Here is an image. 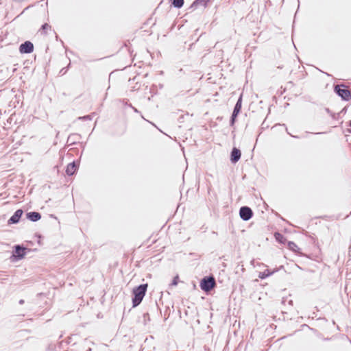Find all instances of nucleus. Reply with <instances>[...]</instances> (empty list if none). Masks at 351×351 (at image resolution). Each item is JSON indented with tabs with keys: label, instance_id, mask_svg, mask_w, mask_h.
I'll use <instances>...</instances> for the list:
<instances>
[{
	"label": "nucleus",
	"instance_id": "nucleus-1",
	"mask_svg": "<svg viewBox=\"0 0 351 351\" xmlns=\"http://www.w3.org/2000/svg\"><path fill=\"white\" fill-rule=\"evenodd\" d=\"M147 287V284H142L133 289L132 299L133 307H136L141 303L146 294Z\"/></svg>",
	"mask_w": 351,
	"mask_h": 351
},
{
	"label": "nucleus",
	"instance_id": "nucleus-2",
	"mask_svg": "<svg viewBox=\"0 0 351 351\" xmlns=\"http://www.w3.org/2000/svg\"><path fill=\"white\" fill-rule=\"evenodd\" d=\"M334 92L344 101L351 99V91L343 84L335 86Z\"/></svg>",
	"mask_w": 351,
	"mask_h": 351
},
{
	"label": "nucleus",
	"instance_id": "nucleus-3",
	"mask_svg": "<svg viewBox=\"0 0 351 351\" xmlns=\"http://www.w3.org/2000/svg\"><path fill=\"white\" fill-rule=\"evenodd\" d=\"M215 285V279L212 276L204 277L200 282V288L205 292L211 291Z\"/></svg>",
	"mask_w": 351,
	"mask_h": 351
},
{
	"label": "nucleus",
	"instance_id": "nucleus-4",
	"mask_svg": "<svg viewBox=\"0 0 351 351\" xmlns=\"http://www.w3.org/2000/svg\"><path fill=\"white\" fill-rule=\"evenodd\" d=\"M241 106H242V95H240V97H239V99L234 106V110H233V112H232L230 120V126H233L234 125L237 117L241 110Z\"/></svg>",
	"mask_w": 351,
	"mask_h": 351
},
{
	"label": "nucleus",
	"instance_id": "nucleus-5",
	"mask_svg": "<svg viewBox=\"0 0 351 351\" xmlns=\"http://www.w3.org/2000/svg\"><path fill=\"white\" fill-rule=\"evenodd\" d=\"M25 247L20 245H15L12 252V255L11 256L10 258L12 261H14L22 259L25 255Z\"/></svg>",
	"mask_w": 351,
	"mask_h": 351
},
{
	"label": "nucleus",
	"instance_id": "nucleus-6",
	"mask_svg": "<svg viewBox=\"0 0 351 351\" xmlns=\"http://www.w3.org/2000/svg\"><path fill=\"white\" fill-rule=\"evenodd\" d=\"M239 215L243 221H248L252 217L253 212L250 207L242 206L239 210Z\"/></svg>",
	"mask_w": 351,
	"mask_h": 351
},
{
	"label": "nucleus",
	"instance_id": "nucleus-7",
	"mask_svg": "<svg viewBox=\"0 0 351 351\" xmlns=\"http://www.w3.org/2000/svg\"><path fill=\"white\" fill-rule=\"evenodd\" d=\"M34 51V45L30 41H25L19 47V51L21 53H30Z\"/></svg>",
	"mask_w": 351,
	"mask_h": 351
},
{
	"label": "nucleus",
	"instance_id": "nucleus-8",
	"mask_svg": "<svg viewBox=\"0 0 351 351\" xmlns=\"http://www.w3.org/2000/svg\"><path fill=\"white\" fill-rule=\"evenodd\" d=\"M241 156V151L236 147H233L230 153V161L232 163L237 162L240 160Z\"/></svg>",
	"mask_w": 351,
	"mask_h": 351
},
{
	"label": "nucleus",
	"instance_id": "nucleus-9",
	"mask_svg": "<svg viewBox=\"0 0 351 351\" xmlns=\"http://www.w3.org/2000/svg\"><path fill=\"white\" fill-rule=\"evenodd\" d=\"M23 213V210H16L14 215L8 220V223H17L19 221Z\"/></svg>",
	"mask_w": 351,
	"mask_h": 351
},
{
	"label": "nucleus",
	"instance_id": "nucleus-10",
	"mask_svg": "<svg viewBox=\"0 0 351 351\" xmlns=\"http://www.w3.org/2000/svg\"><path fill=\"white\" fill-rule=\"evenodd\" d=\"M26 217L29 220L36 222L40 219L41 215L38 212L32 211L27 213Z\"/></svg>",
	"mask_w": 351,
	"mask_h": 351
},
{
	"label": "nucleus",
	"instance_id": "nucleus-11",
	"mask_svg": "<svg viewBox=\"0 0 351 351\" xmlns=\"http://www.w3.org/2000/svg\"><path fill=\"white\" fill-rule=\"evenodd\" d=\"M77 169V165L75 162L69 163L66 169V173L68 176H73Z\"/></svg>",
	"mask_w": 351,
	"mask_h": 351
},
{
	"label": "nucleus",
	"instance_id": "nucleus-12",
	"mask_svg": "<svg viewBox=\"0 0 351 351\" xmlns=\"http://www.w3.org/2000/svg\"><path fill=\"white\" fill-rule=\"evenodd\" d=\"M208 1L206 0H195L191 5V8L196 9L199 6L206 7Z\"/></svg>",
	"mask_w": 351,
	"mask_h": 351
},
{
	"label": "nucleus",
	"instance_id": "nucleus-13",
	"mask_svg": "<svg viewBox=\"0 0 351 351\" xmlns=\"http://www.w3.org/2000/svg\"><path fill=\"white\" fill-rule=\"evenodd\" d=\"M171 4L174 8H180L184 5V0H171Z\"/></svg>",
	"mask_w": 351,
	"mask_h": 351
},
{
	"label": "nucleus",
	"instance_id": "nucleus-14",
	"mask_svg": "<svg viewBox=\"0 0 351 351\" xmlns=\"http://www.w3.org/2000/svg\"><path fill=\"white\" fill-rule=\"evenodd\" d=\"M274 272L269 271V270L266 269L263 272H260L258 277L261 279L266 278L267 277L271 276Z\"/></svg>",
	"mask_w": 351,
	"mask_h": 351
},
{
	"label": "nucleus",
	"instance_id": "nucleus-15",
	"mask_svg": "<svg viewBox=\"0 0 351 351\" xmlns=\"http://www.w3.org/2000/svg\"><path fill=\"white\" fill-rule=\"evenodd\" d=\"M288 247L293 252H297L299 250L298 246L293 241L288 242Z\"/></svg>",
	"mask_w": 351,
	"mask_h": 351
},
{
	"label": "nucleus",
	"instance_id": "nucleus-16",
	"mask_svg": "<svg viewBox=\"0 0 351 351\" xmlns=\"http://www.w3.org/2000/svg\"><path fill=\"white\" fill-rule=\"evenodd\" d=\"M275 238L278 241L282 243H283L286 240L284 236L278 232L275 233Z\"/></svg>",
	"mask_w": 351,
	"mask_h": 351
},
{
	"label": "nucleus",
	"instance_id": "nucleus-17",
	"mask_svg": "<svg viewBox=\"0 0 351 351\" xmlns=\"http://www.w3.org/2000/svg\"><path fill=\"white\" fill-rule=\"evenodd\" d=\"M51 29V26L45 23L41 26V28L40 29V32H43L45 34H47V30Z\"/></svg>",
	"mask_w": 351,
	"mask_h": 351
},
{
	"label": "nucleus",
	"instance_id": "nucleus-18",
	"mask_svg": "<svg viewBox=\"0 0 351 351\" xmlns=\"http://www.w3.org/2000/svg\"><path fill=\"white\" fill-rule=\"evenodd\" d=\"M178 276H176L173 278V281H172V283L171 285H173V286H176L178 284Z\"/></svg>",
	"mask_w": 351,
	"mask_h": 351
},
{
	"label": "nucleus",
	"instance_id": "nucleus-19",
	"mask_svg": "<svg viewBox=\"0 0 351 351\" xmlns=\"http://www.w3.org/2000/svg\"><path fill=\"white\" fill-rule=\"evenodd\" d=\"M143 318H144L145 321L146 320L147 318V319H149V313H144L143 314Z\"/></svg>",
	"mask_w": 351,
	"mask_h": 351
},
{
	"label": "nucleus",
	"instance_id": "nucleus-20",
	"mask_svg": "<svg viewBox=\"0 0 351 351\" xmlns=\"http://www.w3.org/2000/svg\"><path fill=\"white\" fill-rule=\"evenodd\" d=\"M24 302H25L24 300H22V299H21V300H19V303L20 304H24Z\"/></svg>",
	"mask_w": 351,
	"mask_h": 351
},
{
	"label": "nucleus",
	"instance_id": "nucleus-21",
	"mask_svg": "<svg viewBox=\"0 0 351 351\" xmlns=\"http://www.w3.org/2000/svg\"><path fill=\"white\" fill-rule=\"evenodd\" d=\"M70 139H71V136H69V137L68 138V141H70Z\"/></svg>",
	"mask_w": 351,
	"mask_h": 351
},
{
	"label": "nucleus",
	"instance_id": "nucleus-22",
	"mask_svg": "<svg viewBox=\"0 0 351 351\" xmlns=\"http://www.w3.org/2000/svg\"><path fill=\"white\" fill-rule=\"evenodd\" d=\"M349 125L351 127V121L349 123Z\"/></svg>",
	"mask_w": 351,
	"mask_h": 351
},
{
	"label": "nucleus",
	"instance_id": "nucleus-23",
	"mask_svg": "<svg viewBox=\"0 0 351 351\" xmlns=\"http://www.w3.org/2000/svg\"><path fill=\"white\" fill-rule=\"evenodd\" d=\"M350 132H351V130H350Z\"/></svg>",
	"mask_w": 351,
	"mask_h": 351
}]
</instances>
